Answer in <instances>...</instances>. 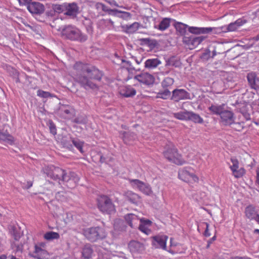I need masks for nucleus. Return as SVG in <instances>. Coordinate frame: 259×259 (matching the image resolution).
<instances>
[{"label": "nucleus", "mask_w": 259, "mask_h": 259, "mask_svg": "<svg viewBox=\"0 0 259 259\" xmlns=\"http://www.w3.org/2000/svg\"><path fill=\"white\" fill-rule=\"evenodd\" d=\"M61 33L62 36L71 41L83 42L88 39L87 35L83 33L76 27L71 25L63 26L61 30Z\"/></svg>", "instance_id": "3"}, {"label": "nucleus", "mask_w": 259, "mask_h": 259, "mask_svg": "<svg viewBox=\"0 0 259 259\" xmlns=\"http://www.w3.org/2000/svg\"><path fill=\"white\" fill-rule=\"evenodd\" d=\"M60 238L59 233L53 231L48 232L44 235V238L47 240L58 239Z\"/></svg>", "instance_id": "34"}, {"label": "nucleus", "mask_w": 259, "mask_h": 259, "mask_svg": "<svg viewBox=\"0 0 259 259\" xmlns=\"http://www.w3.org/2000/svg\"><path fill=\"white\" fill-rule=\"evenodd\" d=\"M21 6H28L32 0H17Z\"/></svg>", "instance_id": "55"}, {"label": "nucleus", "mask_w": 259, "mask_h": 259, "mask_svg": "<svg viewBox=\"0 0 259 259\" xmlns=\"http://www.w3.org/2000/svg\"><path fill=\"white\" fill-rule=\"evenodd\" d=\"M139 27L140 24L137 22H135L131 25V33L135 32Z\"/></svg>", "instance_id": "54"}, {"label": "nucleus", "mask_w": 259, "mask_h": 259, "mask_svg": "<svg viewBox=\"0 0 259 259\" xmlns=\"http://www.w3.org/2000/svg\"><path fill=\"white\" fill-rule=\"evenodd\" d=\"M174 27L179 33L184 35L186 32V28L187 25L181 22H176L174 24Z\"/></svg>", "instance_id": "31"}, {"label": "nucleus", "mask_w": 259, "mask_h": 259, "mask_svg": "<svg viewBox=\"0 0 259 259\" xmlns=\"http://www.w3.org/2000/svg\"><path fill=\"white\" fill-rule=\"evenodd\" d=\"M102 11L108 13L109 15L117 16L123 18H127L130 16V13L128 12H121L116 9H111L103 4Z\"/></svg>", "instance_id": "20"}, {"label": "nucleus", "mask_w": 259, "mask_h": 259, "mask_svg": "<svg viewBox=\"0 0 259 259\" xmlns=\"http://www.w3.org/2000/svg\"><path fill=\"white\" fill-rule=\"evenodd\" d=\"M73 68L75 70V80L81 87L86 90L98 88L94 81L101 80L103 75L101 71L91 64L81 62H76Z\"/></svg>", "instance_id": "1"}, {"label": "nucleus", "mask_w": 259, "mask_h": 259, "mask_svg": "<svg viewBox=\"0 0 259 259\" xmlns=\"http://www.w3.org/2000/svg\"><path fill=\"white\" fill-rule=\"evenodd\" d=\"M136 94V91L135 89H131V97L135 95Z\"/></svg>", "instance_id": "64"}, {"label": "nucleus", "mask_w": 259, "mask_h": 259, "mask_svg": "<svg viewBox=\"0 0 259 259\" xmlns=\"http://www.w3.org/2000/svg\"><path fill=\"white\" fill-rule=\"evenodd\" d=\"M238 29H239V28L238 27L237 25L236 24L235 22L230 23L227 28V31H234L237 30Z\"/></svg>", "instance_id": "46"}, {"label": "nucleus", "mask_w": 259, "mask_h": 259, "mask_svg": "<svg viewBox=\"0 0 259 259\" xmlns=\"http://www.w3.org/2000/svg\"><path fill=\"white\" fill-rule=\"evenodd\" d=\"M88 117L85 115H78L72 120V122L77 124H85L88 123Z\"/></svg>", "instance_id": "32"}, {"label": "nucleus", "mask_w": 259, "mask_h": 259, "mask_svg": "<svg viewBox=\"0 0 259 259\" xmlns=\"http://www.w3.org/2000/svg\"><path fill=\"white\" fill-rule=\"evenodd\" d=\"M178 178L189 185L198 184L200 179L195 170L191 166H185L178 170Z\"/></svg>", "instance_id": "4"}, {"label": "nucleus", "mask_w": 259, "mask_h": 259, "mask_svg": "<svg viewBox=\"0 0 259 259\" xmlns=\"http://www.w3.org/2000/svg\"><path fill=\"white\" fill-rule=\"evenodd\" d=\"M189 94L184 89H175L172 91L171 99L176 102L188 98Z\"/></svg>", "instance_id": "18"}, {"label": "nucleus", "mask_w": 259, "mask_h": 259, "mask_svg": "<svg viewBox=\"0 0 259 259\" xmlns=\"http://www.w3.org/2000/svg\"><path fill=\"white\" fill-rule=\"evenodd\" d=\"M93 248L89 244L85 245L82 249V255L84 259H89L92 257Z\"/></svg>", "instance_id": "26"}, {"label": "nucleus", "mask_w": 259, "mask_h": 259, "mask_svg": "<svg viewBox=\"0 0 259 259\" xmlns=\"http://www.w3.org/2000/svg\"><path fill=\"white\" fill-rule=\"evenodd\" d=\"M121 136L122 138L123 141L126 144H128L130 142V139L128 138V134L127 132H123L122 134H121Z\"/></svg>", "instance_id": "48"}, {"label": "nucleus", "mask_w": 259, "mask_h": 259, "mask_svg": "<svg viewBox=\"0 0 259 259\" xmlns=\"http://www.w3.org/2000/svg\"><path fill=\"white\" fill-rule=\"evenodd\" d=\"M249 86L251 89L259 90V77L254 72L248 73L246 76Z\"/></svg>", "instance_id": "14"}, {"label": "nucleus", "mask_w": 259, "mask_h": 259, "mask_svg": "<svg viewBox=\"0 0 259 259\" xmlns=\"http://www.w3.org/2000/svg\"><path fill=\"white\" fill-rule=\"evenodd\" d=\"M46 15L51 18H54L56 17V14L52 8L50 10L47 11L46 12Z\"/></svg>", "instance_id": "49"}, {"label": "nucleus", "mask_w": 259, "mask_h": 259, "mask_svg": "<svg viewBox=\"0 0 259 259\" xmlns=\"http://www.w3.org/2000/svg\"><path fill=\"white\" fill-rule=\"evenodd\" d=\"M10 232L14 237V239L17 241L19 240L22 235L20 229L14 226H11Z\"/></svg>", "instance_id": "27"}, {"label": "nucleus", "mask_w": 259, "mask_h": 259, "mask_svg": "<svg viewBox=\"0 0 259 259\" xmlns=\"http://www.w3.org/2000/svg\"><path fill=\"white\" fill-rule=\"evenodd\" d=\"M27 9L32 15L40 16L45 11V6L38 2H31Z\"/></svg>", "instance_id": "13"}, {"label": "nucleus", "mask_w": 259, "mask_h": 259, "mask_svg": "<svg viewBox=\"0 0 259 259\" xmlns=\"http://www.w3.org/2000/svg\"><path fill=\"white\" fill-rule=\"evenodd\" d=\"M84 24L85 26L87 31L89 34H92L93 32V23L90 19H85V21L84 22Z\"/></svg>", "instance_id": "40"}, {"label": "nucleus", "mask_w": 259, "mask_h": 259, "mask_svg": "<svg viewBox=\"0 0 259 259\" xmlns=\"http://www.w3.org/2000/svg\"><path fill=\"white\" fill-rule=\"evenodd\" d=\"M71 138H73L71 137L68 139L66 137H63L61 140V143L63 145V147L66 148L67 149L71 150L73 147L72 145V141Z\"/></svg>", "instance_id": "33"}, {"label": "nucleus", "mask_w": 259, "mask_h": 259, "mask_svg": "<svg viewBox=\"0 0 259 259\" xmlns=\"http://www.w3.org/2000/svg\"><path fill=\"white\" fill-rule=\"evenodd\" d=\"M125 220L126 221L119 219L115 220L114 223V229L121 231L125 230L126 225H130V213H127L125 215Z\"/></svg>", "instance_id": "16"}, {"label": "nucleus", "mask_w": 259, "mask_h": 259, "mask_svg": "<svg viewBox=\"0 0 259 259\" xmlns=\"http://www.w3.org/2000/svg\"><path fill=\"white\" fill-rule=\"evenodd\" d=\"M246 21L245 20L239 19L235 21L236 24L237 25L238 27L239 28L240 26L244 24Z\"/></svg>", "instance_id": "56"}, {"label": "nucleus", "mask_w": 259, "mask_h": 259, "mask_svg": "<svg viewBox=\"0 0 259 259\" xmlns=\"http://www.w3.org/2000/svg\"><path fill=\"white\" fill-rule=\"evenodd\" d=\"M97 207L103 213L111 214L115 212V208L112 200L106 195L100 196L97 199Z\"/></svg>", "instance_id": "6"}, {"label": "nucleus", "mask_w": 259, "mask_h": 259, "mask_svg": "<svg viewBox=\"0 0 259 259\" xmlns=\"http://www.w3.org/2000/svg\"><path fill=\"white\" fill-rule=\"evenodd\" d=\"M32 256L37 259H48L49 258L47 251L42 249L37 245H35L34 251L33 252Z\"/></svg>", "instance_id": "19"}, {"label": "nucleus", "mask_w": 259, "mask_h": 259, "mask_svg": "<svg viewBox=\"0 0 259 259\" xmlns=\"http://www.w3.org/2000/svg\"><path fill=\"white\" fill-rule=\"evenodd\" d=\"M72 110L73 108L71 107L65 105L62 106L59 109L60 112L65 115L71 114Z\"/></svg>", "instance_id": "42"}, {"label": "nucleus", "mask_w": 259, "mask_h": 259, "mask_svg": "<svg viewBox=\"0 0 259 259\" xmlns=\"http://www.w3.org/2000/svg\"><path fill=\"white\" fill-rule=\"evenodd\" d=\"M174 83V80L172 78L165 77L162 82V85L163 88H167L172 85Z\"/></svg>", "instance_id": "39"}, {"label": "nucleus", "mask_w": 259, "mask_h": 259, "mask_svg": "<svg viewBox=\"0 0 259 259\" xmlns=\"http://www.w3.org/2000/svg\"><path fill=\"white\" fill-rule=\"evenodd\" d=\"M65 12L64 14L67 16L75 17L78 13L79 8L75 3H65Z\"/></svg>", "instance_id": "17"}, {"label": "nucleus", "mask_w": 259, "mask_h": 259, "mask_svg": "<svg viewBox=\"0 0 259 259\" xmlns=\"http://www.w3.org/2000/svg\"><path fill=\"white\" fill-rule=\"evenodd\" d=\"M233 128L237 131L240 132L244 128V122H235L234 121Z\"/></svg>", "instance_id": "45"}, {"label": "nucleus", "mask_w": 259, "mask_h": 259, "mask_svg": "<svg viewBox=\"0 0 259 259\" xmlns=\"http://www.w3.org/2000/svg\"><path fill=\"white\" fill-rule=\"evenodd\" d=\"M189 120H191L196 123H201L203 122V119L198 114L189 112Z\"/></svg>", "instance_id": "37"}, {"label": "nucleus", "mask_w": 259, "mask_h": 259, "mask_svg": "<svg viewBox=\"0 0 259 259\" xmlns=\"http://www.w3.org/2000/svg\"><path fill=\"white\" fill-rule=\"evenodd\" d=\"M152 223V222L149 220L142 219L140 220V224L139 226V229L145 234L147 235H150L152 232L151 230L150 229Z\"/></svg>", "instance_id": "21"}, {"label": "nucleus", "mask_w": 259, "mask_h": 259, "mask_svg": "<svg viewBox=\"0 0 259 259\" xmlns=\"http://www.w3.org/2000/svg\"><path fill=\"white\" fill-rule=\"evenodd\" d=\"M48 125L49 127L50 133L53 135H55L57 134V129L55 124L52 120H49Z\"/></svg>", "instance_id": "43"}, {"label": "nucleus", "mask_w": 259, "mask_h": 259, "mask_svg": "<svg viewBox=\"0 0 259 259\" xmlns=\"http://www.w3.org/2000/svg\"><path fill=\"white\" fill-rule=\"evenodd\" d=\"M205 38L204 36H201L195 37L193 38L191 40L192 44L194 45H199L203 40Z\"/></svg>", "instance_id": "44"}, {"label": "nucleus", "mask_w": 259, "mask_h": 259, "mask_svg": "<svg viewBox=\"0 0 259 259\" xmlns=\"http://www.w3.org/2000/svg\"><path fill=\"white\" fill-rule=\"evenodd\" d=\"M131 184L133 188H137L143 194L147 196L153 194V192L150 185L139 180H131Z\"/></svg>", "instance_id": "9"}, {"label": "nucleus", "mask_w": 259, "mask_h": 259, "mask_svg": "<svg viewBox=\"0 0 259 259\" xmlns=\"http://www.w3.org/2000/svg\"><path fill=\"white\" fill-rule=\"evenodd\" d=\"M171 20L169 18H163L159 24L154 25V28L160 31H164L170 26Z\"/></svg>", "instance_id": "23"}, {"label": "nucleus", "mask_w": 259, "mask_h": 259, "mask_svg": "<svg viewBox=\"0 0 259 259\" xmlns=\"http://www.w3.org/2000/svg\"><path fill=\"white\" fill-rule=\"evenodd\" d=\"M152 245L155 248H161L166 249V242L168 236L164 235H157L151 237Z\"/></svg>", "instance_id": "10"}, {"label": "nucleus", "mask_w": 259, "mask_h": 259, "mask_svg": "<svg viewBox=\"0 0 259 259\" xmlns=\"http://www.w3.org/2000/svg\"><path fill=\"white\" fill-rule=\"evenodd\" d=\"M202 225L205 226V230L204 233V235L205 237H209L210 233L209 232V224L206 222L202 223Z\"/></svg>", "instance_id": "51"}, {"label": "nucleus", "mask_w": 259, "mask_h": 259, "mask_svg": "<svg viewBox=\"0 0 259 259\" xmlns=\"http://www.w3.org/2000/svg\"><path fill=\"white\" fill-rule=\"evenodd\" d=\"M71 139L72 141V145L73 144L81 153L83 154L84 153V151L83 150V146L84 144V142L77 138H71Z\"/></svg>", "instance_id": "28"}, {"label": "nucleus", "mask_w": 259, "mask_h": 259, "mask_svg": "<svg viewBox=\"0 0 259 259\" xmlns=\"http://www.w3.org/2000/svg\"><path fill=\"white\" fill-rule=\"evenodd\" d=\"M163 155L168 161L177 165H182L187 162L176 147L167 149L163 152Z\"/></svg>", "instance_id": "7"}, {"label": "nucleus", "mask_w": 259, "mask_h": 259, "mask_svg": "<svg viewBox=\"0 0 259 259\" xmlns=\"http://www.w3.org/2000/svg\"><path fill=\"white\" fill-rule=\"evenodd\" d=\"M221 121L225 125H230L234 123V114L231 111L226 109L220 115Z\"/></svg>", "instance_id": "15"}, {"label": "nucleus", "mask_w": 259, "mask_h": 259, "mask_svg": "<svg viewBox=\"0 0 259 259\" xmlns=\"http://www.w3.org/2000/svg\"><path fill=\"white\" fill-rule=\"evenodd\" d=\"M160 63V62L158 59H151L146 61L145 66L146 68H153L156 67Z\"/></svg>", "instance_id": "30"}, {"label": "nucleus", "mask_w": 259, "mask_h": 259, "mask_svg": "<svg viewBox=\"0 0 259 259\" xmlns=\"http://www.w3.org/2000/svg\"><path fill=\"white\" fill-rule=\"evenodd\" d=\"M256 182L259 185V168L256 169Z\"/></svg>", "instance_id": "63"}, {"label": "nucleus", "mask_w": 259, "mask_h": 259, "mask_svg": "<svg viewBox=\"0 0 259 259\" xmlns=\"http://www.w3.org/2000/svg\"><path fill=\"white\" fill-rule=\"evenodd\" d=\"M120 94L124 97H130V91L120 88L119 90Z\"/></svg>", "instance_id": "50"}, {"label": "nucleus", "mask_w": 259, "mask_h": 259, "mask_svg": "<svg viewBox=\"0 0 259 259\" xmlns=\"http://www.w3.org/2000/svg\"><path fill=\"white\" fill-rule=\"evenodd\" d=\"M226 105L222 104L221 105H211L208 108V110L211 113L215 115H219L220 116L226 110Z\"/></svg>", "instance_id": "24"}, {"label": "nucleus", "mask_w": 259, "mask_h": 259, "mask_svg": "<svg viewBox=\"0 0 259 259\" xmlns=\"http://www.w3.org/2000/svg\"><path fill=\"white\" fill-rule=\"evenodd\" d=\"M47 176L53 180L64 182L72 181L75 186L79 182L80 177L74 171L70 170L63 169L60 167H54L53 170H49L46 172Z\"/></svg>", "instance_id": "2"}, {"label": "nucleus", "mask_w": 259, "mask_h": 259, "mask_svg": "<svg viewBox=\"0 0 259 259\" xmlns=\"http://www.w3.org/2000/svg\"><path fill=\"white\" fill-rule=\"evenodd\" d=\"M82 234L89 241L93 242L106 237L104 229L98 226L84 229L82 230Z\"/></svg>", "instance_id": "5"}, {"label": "nucleus", "mask_w": 259, "mask_h": 259, "mask_svg": "<svg viewBox=\"0 0 259 259\" xmlns=\"http://www.w3.org/2000/svg\"><path fill=\"white\" fill-rule=\"evenodd\" d=\"M100 161L101 163H107L108 160H107V158L104 156L103 155H100Z\"/></svg>", "instance_id": "58"}, {"label": "nucleus", "mask_w": 259, "mask_h": 259, "mask_svg": "<svg viewBox=\"0 0 259 259\" xmlns=\"http://www.w3.org/2000/svg\"><path fill=\"white\" fill-rule=\"evenodd\" d=\"M189 112L187 111H181L179 112L174 113L173 116L177 119L181 120H189Z\"/></svg>", "instance_id": "29"}, {"label": "nucleus", "mask_w": 259, "mask_h": 259, "mask_svg": "<svg viewBox=\"0 0 259 259\" xmlns=\"http://www.w3.org/2000/svg\"><path fill=\"white\" fill-rule=\"evenodd\" d=\"M37 96L40 98L46 99L49 98H52L55 96L50 92H46L41 90H38L37 91Z\"/></svg>", "instance_id": "38"}, {"label": "nucleus", "mask_w": 259, "mask_h": 259, "mask_svg": "<svg viewBox=\"0 0 259 259\" xmlns=\"http://www.w3.org/2000/svg\"><path fill=\"white\" fill-rule=\"evenodd\" d=\"M246 217L249 220H253L258 214L255 207L251 205L247 206L245 210Z\"/></svg>", "instance_id": "25"}, {"label": "nucleus", "mask_w": 259, "mask_h": 259, "mask_svg": "<svg viewBox=\"0 0 259 259\" xmlns=\"http://www.w3.org/2000/svg\"><path fill=\"white\" fill-rule=\"evenodd\" d=\"M23 246L22 244H14L13 247L14 251L17 252H22Z\"/></svg>", "instance_id": "52"}, {"label": "nucleus", "mask_w": 259, "mask_h": 259, "mask_svg": "<svg viewBox=\"0 0 259 259\" xmlns=\"http://www.w3.org/2000/svg\"><path fill=\"white\" fill-rule=\"evenodd\" d=\"M231 161L232 165L230 166V168L233 175L236 178L242 177L245 174V169L243 167H239V162L236 158H231Z\"/></svg>", "instance_id": "11"}, {"label": "nucleus", "mask_w": 259, "mask_h": 259, "mask_svg": "<svg viewBox=\"0 0 259 259\" xmlns=\"http://www.w3.org/2000/svg\"><path fill=\"white\" fill-rule=\"evenodd\" d=\"M223 27L212 28V27H189V31L193 34H206L209 33L214 30V33H221L223 31Z\"/></svg>", "instance_id": "12"}, {"label": "nucleus", "mask_w": 259, "mask_h": 259, "mask_svg": "<svg viewBox=\"0 0 259 259\" xmlns=\"http://www.w3.org/2000/svg\"><path fill=\"white\" fill-rule=\"evenodd\" d=\"M32 181H27L26 183H23L22 185V187L24 189H28L32 186Z\"/></svg>", "instance_id": "53"}, {"label": "nucleus", "mask_w": 259, "mask_h": 259, "mask_svg": "<svg viewBox=\"0 0 259 259\" xmlns=\"http://www.w3.org/2000/svg\"><path fill=\"white\" fill-rule=\"evenodd\" d=\"M105 2L108 3L109 5H110L111 6H115L118 7L119 5L117 4V3L114 1V0H104Z\"/></svg>", "instance_id": "57"}, {"label": "nucleus", "mask_w": 259, "mask_h": 259, "mask_svg": "<svg viewBox=\"0 0 259 259\" xmlns=\"http://www.w3.org/2000/svg\"><path fill=\"white\" fill-rule=\"evenodd\" d=\"M170 92L168 90H165L163 92L158 93L157 94V98H159L165 100L168 99L170 96Z\"/></svg>", "instance_id": "41"}, {"label": "nucleus", "mask_w": 259, "mask_h": 259, "mask_svg": "<svg viewBox=\"0 0 259 259\" xmlns=\"http://www.w3.org/2000/svg\"><path fill=\"white\" fill-rule=\"evenodd\" d=\"M231 259H250L248 257H241V256H235L232 257Z\"/></svg>", "instance_id": "62"}, {"label": "nucleus", "mask_w": 259, "mask_h": 259, "mask_svg": "<svg viewBox=\"0 0 259 259\" xmlns=\"http://www.w3.org/2000/svg\"><path fill=\"white\" fill-rule=\"evenodd\" d=\"M52 8L54 9L56 14H60L65 12V3L62 5L53 4Z\"/></svg>", "instance_id": "36"}, {"label": "nucleus", "mask_w": 259, "mask_h": 259, "mask_svg": "<svg viewBox=\"0 0 259 259\" xmlns=\"http://www.w3.org/2000/svg\"><path fill=\"white\" fill-rule=\"evenodd\" d=\"M115 57H116L117 59H118V60H119V61H120V62H121V63H123V62H125V60H124L123 59H120V57H119V56H118V55H117V54H115ZM126 62L127 63H128V61H126Z\"/></svg>", "instance_id": "61"}, {"label": "nucleus", "mask_w": 259, "mask_h": 259, "mask_svg": "<svg viewBox=\"0 0 259 259\" xmlns=\"http://www.w3.org/2000/svg\"><path fill=\"white\" fill-rule=\"evenodd\" d=\"M140 199V197L136 194L131 192V202L136 203Z\"/></svg>", "instance_id": "47"}, {"label": "nucleus", "mask_w": 259, "mask_h": 259, "mask_svg": "<svg viewBox=\"0 0 259 259\" xmlns=\"http://www.w3.org/2000/svg\"><path fill=\"white\" fill-rule=\"evenodd\" d=\"M131 79L146 85L153 84L155 81V77L152 74L145 72H140L135 75L133 77H131Z\"/></svg>", "instance_id": "8"}, {"label": "nucleus", "mask_w": 259, "mask_h": 259, "mask_svg": "<svg viewBox=\"0 0 259 259\" xmlns=\"http://www.w3.org/2000/svg\"><path fill=\"white\" fill-rule=\"evenodd\" d=\"M95 7L98 11L102 10L103 4L101 3H96Z\"/></svg>", "instance_id": "59"}, {"label": "nucleus", "mask_w": 259, "mask_h": 259, "mask_svg": "<svg viewBox=\"0 0 259 259\" xmlns=\"http://www.w3.org/2000/svg\"><path fill=\"white\" fill-rule=\"evenodd\" d=\"M143 245L141 243L132 241H131V250L133 251H139L143 249Z\"/></svg>", "instance_id": "35"}, {"label": "nucleus", "mask_w": 259, "mask_h": 259, "mask_svg": "<svg viewBox=\"0 0 259 259\" xmlns=\"http://www.w3.org/2000/svg\"><path fill=\"white\" fill-rule=\"evenodd\" d=\"M0 142L12 145L15 143V139L7 130H3L0 131Z\"/></svg>", "instance_id": "22"}, {"label": "nucleus", "mask_w": 259, "mask_h": 259, "mask_svg": "<svg viewBox=\"0 0 259 259\" xmlns=\"http://www.w3.org/2000/svg\"><path fill=\"white\" fill-rule=\"evenodd\" d=\"M122 28L123 29V31H125L126 33L130 32V26L128 25H122Z\"/></svg>", "instance_id": "60"}]
</instances>
